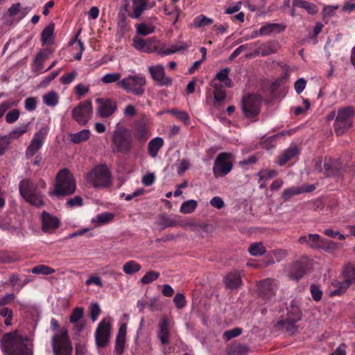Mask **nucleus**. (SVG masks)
<instances>
[{
  "instance_id": "1",
  "label": "nucleus",
  "mask_w": 355,
  "mask_h": 355,
  "mask_svg": "<svg viewBox=\"0 0 355 355\" xmlns=\"http://www.w3.org/2000/svg\"><path fill=\"white\" fill-rule=\"evenodd\" d=\"M27 337L22 338L17 331L3 335L0 345L5 355H33V345H28Z\"/></svg>"
},
{
  "instance_id": "2",
  "label": "nucleus",
  "mask_w": 355,
  "mask_h": 355,
  "mask_svg": "<svg viewBox=\"0 0 355 355\" xmlns=\"http://www.w3.org/2000/svg\"><path fill=\"white\" fill-rule=\"evenodd\" d=\"M46 187L45 181L40 179L34 182L31 179H24L19 184V191L23 198L33 206L40 207L44 205L42 190Z\"/></svg>"
},
{
  "instance_id": "3",
  "label": "nucleus",
  "mask_w": 355,
  "mask_h": 355,
  "mask_svg": "<svg viewBox=\"0 0 355 355\" xmlns=\"http://www.w3.org/2000/svg\"><path fill=\"white\" fill-rule=\"evenodd\" d=\"M55 180L56 183L52 194L60 197L69 196L75 192L76 181L69 169L63 168L59 171Z\"/></svg>"
},
{
  "instance_id": "4",
  "label": "nucleus",
  "mask_w": 355,
  "mask_h": 355,
  "mask_svg": "<svg viewBox=\"0 0 355 355\" xmlns=\"http://www.w3.org/2000/svg\"><path fill=\"white\" fill-rule=\"evenodd\" d=\"M86 180L94 188H105L111 185V173L105 164L95 166L87 173Z\"/></svg>"
},
{
  "instance_id": "5",
  "label": "nucleus",
  "mask_w": 355,
  "mask_h": 355,
  "mask_svg": "<svg viewBox=\"0 0 355 355\" xmlns=\"http://www.w3.org/2000/svg\"><path fill=\"white\" fill-rule=\"evenodd\" d=\"M112 152L114 153H128L132 146V137L128 130L123 127H117L112 135Z\"/></svg>"
},
{
  "instance_id": "6",
  "label": "nucleus",
  "mask_w": 355,
  "mask_h": 355,
  "mask_svg": "<svg viewBox=\"0 0 355 355\" xmlns=\"http://www.w3.org/2000/svg\"><path fill=\"white\" fill-rule=\"evenodd\" d=\"M51 345L54 355H71L72 345L65 327L61 328L53 336Z\"/></svg>"
},
{
  "instance_id": "7",
  "label": "nucleus",
  "mask_w": 355,
  "mask_h": 355,
  "mask_svg": "<svg viewBox=\"0 0 355 355\" xmlns=\"http://www.w3.org/2000/svg\"><path fill=\"white\" fill-rule=\"evenodd\" d=\"M354 115V110L352 106L345 107L338 110V114L334 124L335 132L338 135L344 134L351 128Z\"/></svg>"
},
{
  "instance_id": "8",
  "label": "nucleus",
  "mask_w": 355,
  "mask_h": 355,
  "mask_svg": "<svg viewBox=\"0 0 355 355\" xmlns=\"http://www.w3.org/2000/svg\"><path fill=\"white\" fill-rule=\"evenodd\" d=\"M262 98L260 95L250 94L244 96L241 103V110L246 118L253 119L260 112Z\"/></svg>"
},
{
  "instance_id": "9",
  "label": "nucleus",
  "mask_w": 355,
  "mask_h": 355,
  "mask_svg": "<svg viewBox=\"0 0 355 355\" xmlns=\"http://www.w3.org/2000/svg\"><path fill=\"white\" fill-rule=\"evenodd\" d=\"M111 329L110 318L101 320L94 333L95 343L97 347L104 348L107 345L111 337Z\"/></svg>"
},
{
  "instance_id": "10",
  "label": "nucleus",
  "mask_w": 355,
  "mask_h": 355,
  "mask_svg": "<svg viewBox=\"0 0 355 355\" xmlns=\"http://www.w3.org/2000/svg\"><path fill=\"white\" fill-rule=\"evenodd\" d=\"M343 281L336 283V288L331 291V296L343 294L353 282H355V264H347L343 270Z\"/></svg>"
},
{
  "instance_id": "11",
  "label": "nucleus",
  "mask_w": 355,
  "mask_h": 355,
  "mask_svg": "<svg viewBox=\"0 0 355 355\" xmlns=\"http://www.w3.org/2000/svg\"><path fill=\"white\" fill-rule=\"evenodd\" d=\"M230 158L231 154L227 153H220L217 155L213 166V173L215 178L225 176L232 171L233 164Z\"/></svg>"
},
{
  "instance_id": "12",
  "label": "nucleus",
  "mask_w": 355,
  "mask_h": 355,
  "mask_svg": "<svg viewBox=\"0 0 355 355\" xmlns=\"http://www.w3.org/2000/svg\"><path fill=\"white\" fill-rule=\"evenodd\" d=\"M92 110V103L85 101L73 108L72 116L78 123L85 125L89 119Z\"/></svg>"
},
{
  "instance_id": "13",
  "label": "nucleus",
  "mask_w": 355,
  "mask_h": 355,
  "mask_svg": "<svg viewBox=\"0 0 355 355\" xmlns=\"http://www.w3.org/2000/svg\"><path fill=\"white\" fill-rule=\"evenodd\" d=\"M47 135V130L44 128H41L36 132L31 141V143L26 150V157L30 159L33 157L42 148Z\"/></svg>"
},
{
  "instance_id": "14",
  "label": "nucleus",
  "mask_w": 355,
  "mask_h": 355,
  "mask_svg": "<svg viewBox=\"0 0 355 355\" xmlns=\"http://www.w3.org/2000/svg\"><path fill=\"white\" fill-rule=\"evenodd\" d=\"M148 71L152 78L157 83L159 86H170L171 78L165 76L164 68L162 65L150 66Z\"/></svg>"
},
{
  "instance_id": "15",
  "label": "nucleus",
  "mask_w": 355,
  "mask_h": 355,
  "mask_svg": "<svg viewBox=\"0 0 355 355\" xmlns=\"http://www.w3.org/2000/svg\"><path fill=\"white\" fill-rule=\"evenodd\" d=\"M324 175L326 177L338 178L343 177L341 164L338 159H324Z\"/></svg>"
},
{
  "instance_id": "16",
  "label": "nucleus",
  "mask_w": 355,
  "mask_h": 355,
  "mask_svg": "<svg viewBox=\"0 0 355 355\" xmlns=\"http://www.w3.org/2000/svg\"><path fill=\"white\" fill-rule=\"evenodd\" d=\"M117 85L123 89H130L131 87L139 89L146 85V78L141 74L130 75L119 81Z\"/></svg>"
},
{
  "instance_id": "17",
  "label": "nucleus",
  "mask_w": 355,
  "mask_h": 355,
  "mask_svg": "<svg viewBox=\"0 0 355 355\" xmlns=\"http://www.w3.org/2000/svg\"><path fill=\"white\" fill-rule=\"evenodd\" d=\"M259 295L264 300H270L275 295V283L274 280L266 279L259 284Z\"/></svg>"
},
{
  "instance_id": "18",
  "label": "nucleus",
  "mask_w": 355,
  "mask_h": 355,
  "mask_svg": "<svg viewBox=\"0 0 355 355\" xmlns=\"http://www.w3.org/2000/svg\"><path fill=\"white\" fill-rule=\"evenodd\" d=\"M169 326L170 322L168 318L166 316L162 317L159 322L157 337L161 343L164 345L169 343Z\"/></svg>"
},
{
  "instance_id": "19",
  "label": "nucleus",
  "mask_w": 355,
  "mask_h": 355,
  "mask_svg": "<svg viewBox=\"0 0 355 355\" xmlns=\"http://www.w3.org/2000/svg\"><path fill=\"white\" fill-rule=\"evenodd\" d=\"M324 238L318 234H309L299 238L298 242L300 244H305L313 250H320Z\"/></svg>"
},
{
  "instance_id": "20",
  "label": "nucleus",
  "mask_w": 355,
  "mask_h": 355,
  "mask_svg": "<svg viewBox=\"0 0 355 355\" xmlns=\"http://www.w3.org/2000/svg\"><path fill=\"white\" fill-rule=\"evenodd\" d=\"M126 333L127 324L121 323L115 339L114 350L118 355H121L124 352Z\"/></svg>"
},
{
  "instance_id": "21",
  "label": "nucleus",
  "mask_w": 355,
  "mask_h": 355,
  "mask_svg": "<svg viewBox=\"0 0 355 355\" xmlns=\"http://www.w3.org/2000/svg\"><path fill=\"white\" fill-rule=\"evenodd\" d=\"M223 283L226 288L233 290L238 288L242 284L241 272L233 270L227 274L223 278Z\"/></svg>"
},
{
  "instance_id": "22",
  "label": "nucleus",
  "mask_w": 355,
  "mask_h": 355,
  "mask_svg": "<svg viewBox=\"0 0 355 355\" xmlns=\"http://www.w3.org/2000/svg\"><path fill=\"white\" fill-rule=\"evenodd\" d=\"M100 103L98 107V113L101 116L106 118L112 115L116 110V103L110 99H97Z\"/></svg>"
},
{
  "instance_id": "23",
  "label": "nucleus",
  "mask_w": 355,
  "mask_h": 355,
  "mask_svg": "<svg viewBox=\"0 0 355 355\" xmlns=\"http://www.w3.org/2000/svg\"><path fill=\"white\" fill-rule=\"evenodd\" d=\"M148 0H133L132 1V9L133 12L129 14V16L134 19L139 18L144 12L148 8H150L154 6V3L149 5Z\"/></svg>"
},
{
  "instance_id": "24",
  "label": "nucleus",
  "mask_w": 355,
  "mask_h": 355,
  "mask_svg": "<svg viewBox=\"0 0 355 355\" xmlns=\"http://www.w3.org/2000/svg\"><path fill=\"white\" fill-rule=\"evenodd\" d=\"M307 269L308 264L306 261H297L291 266L290 275L292 278L297 280L306 273Z\"/></svg>"
},
{
  "instance_id": "25",
  "label": "nucleus",
  "mask_w": 355,
  "mask_h": 355,
  "mask_svg": "<svg viewBox=\"0 0 355 355\" xmlns=\"http://www.w3.org/2000/svg\"><path fill=\"white\" fill-rule=\"evenodd\" d=\"M42 230L44 232H48L58 227L60 221L56 217L52 216L46 211L42 214Z\"/></svg>"
},
{
  "instance_id": "26",
  "label": "nucleus",
  "mask_w": 355,
  "mask_h": 355,
  "mask_svg": "<svg viewBox=\"0 0 355 355\" xmlns=\"http://www.w3.org/2000/svg\"><path fill=\"white\" fill-rule=\"evenodd\" d=\"M276 327L279 330L285 331L291 335L294 334L298 329L297 323L287 318L279 320L276 324Z\"/></svg>"
},
{
  "instance_id": "27",
  "label": "nucleus",
  "mask_w": 355,
  "mask_h": 355,
  "mask_svg": "<svg viewBox=\"0 0 355 355\" xmlns=\"http://www.w3.org/2000/svg\"><path fill=\"white\" fill-rule=\"evenodd\" d=\"M250 352L249 346L240 343H232L227 348V355H247Z\"/></svg>"
},
{
  "instance_id": "28",
  "label": "nucleus",
  "mask_w": 355,
  "mask_h": 355,
  "mask_svg": "<svg viewBox=\"0 0 355 355\" xmlns=\"http://www.w3.org/2000/svg\"><path fill=\"white\" fill-rule=\"evenodd\" d=\"M300 154V150L296 146H291L284 151L278 157L277 163L280 166H284L288 161L297 157Z\"/></svg>"
},
{
  "instance_id": "29",
  "label": "nucleus",
  "mask_w": 355,
  "mask_h": 355,
  "mask_svg": "<svg viewBox=\"0 0 355 355\" xmlns=\"http://www.w3.org/2000/svg\"><path fill=\"white\" fill-rule=\"evenodd\" d=\"M53 50L50 48H46L40 50L36 55L34 59V65L36 71H41L43 69V62L53 53Z\"/></svg>"
},
{
  "instance_id": "30",
  "label": "nucleus",
  "mask_w": 355,
  "mask_h": 355,
  "mask_svg": "<svg viewBox=\"0 0 355 355\" xmlns=\"http://www.w3.org/2000/svg\"><path fill=\"white\" fill-rule=\"evenodd\" d=\"M117 19V33L122 36L129 31L130 21L128 19V15L123 12L122 10H119Z\"/></svg>"
},
{
  "instance_id": "31",
  "label": "nucleus",
  "mask_w": 355,
  "mask_h": 355,
  "mask_svg": "<svg viewBox=\"0 0 355 355\" xmlns=\"http://www.w3.org/2000/svg\"><path fill=\"white\" fill-rule=\"evenodd\" d=\"M154 40L153 38H149L147 40L142 39L141 37H135L133 39L134 47L139 50L146 53L153 52L151 49V44Z\"/></svg>"
},
{
  "instance_id": "32",
  "label": "nucleus",
  "mask_w": 355,
  "mask_h": 355,
  "mask_svg": "<svg viewBox=\"0 0 355 355\" xmlns=\"http://www.w3.org/2000/svg\"><path fill=\"white\" fill-rule=\"evenodd\" d=\"M188 47L189 45L187 44L179 42L178 44H172L169 48L162 47L157 52L161 55H168L180 51L186 50Z\"/></svg>"
},
{
  "instance_id": "33",
  "label": "nucleus",
  "mask_w": 355,
  "mask_h": 355,
  "mask_svg": "<svg viewBox=\"0 0 355 355\" xmlns=\"http://www.w3.org/2000/svg\"><path fill=\"white\" fill-rule=\"evenodd\" d=\"M164 145V139L161 137H155L153 139L148 145V151L152 157H157L159 150Z\"/></svg>"
},
{
  "instance_id": "34",
  "label": "nucleus",
  "mask_w": 355,
  "mask_h": 355,
  "mask_svg": "<svg viewBox=\"0 0 355 355\" xmlns=\"http://www.w3.org/2000/svg\"><path fill=\"white\" fill-rule=\"evenodd\" d=\"M284 30V27L278 24L268 23L259 28V33L263 35H268L271 33H278Z\"/></svg>"
},
{
  "instance_id": "35",
  "label": "nucleus",
  "mask_w": 355,
  "mask_h": 355,
  "mask_svg": "<svg viewBox=\"0 0 355 355\" xmlns=\"http://www.w3.org/2000/svg\"><path fill=\"white\" fill-rule=\"evenodd\" d=\"M287 318L297 322L302 319V312L298 306L294 304V302H291L289 306L287 307Z\"/></svg>"
},
{
  "instance_id": "36",
  "label": "nucleus",
  "mask_w": 355,
  "mask_h": 355,
  "mask_svg": "<svg viewBox=\"0 0 355 355\" xmlns=\"http://www.w3.org/2000/svg\"><path fill=\"white\" fill-rule=\"evenodd\" d=\"M293 6L295 7L305 9L307 11V12L311 15H315L318 12L316 6L309 1L303 0H293Z\"/></svg>"
},
{
  "instance_id": "37",
  "label": "nucleus",
  "mask_w": 355,
  "mask_h": 355,
  "mask_svg": "<svg viewBox=\"0 0 355 355\" xmlns=\"http://www.w3.org/2000/svg\"><path fill=\"white\" fill-rule=\"evenodd\" d=\"M266 252V248L262 242H255L250 245L248 252L254 257H259L263 255Z\"/></svg>"
},
{
  "instance_id": "38",
  "label": "nucleus",
  "mask_w": 355,
  "mask_h": 355,
  "mask_svg": "<svg viewBox=\"0 0 355 355\" xmlns=\"http://www.w3.org/2000/svg\"><path fill=\"white\" fill-rule=\"evenodd\" d=\"M54 31V24H50L46 26L41 34V42L42 45L52 42V37Z\"/></svg>"
},
{
  "instance_id": "39",
  "label": "nucleus",
  "mask_w": 355,
  "mask_h": 355,
  "mask_svg": "<svg viewBox=\"0 0 355 355\" xmlns=\"http://www.w3.org/2000/svg\"><path fill=\"white\" fill-rule=\"evenodd\" d=\"M90 131L89 130H82L78 132L71 134L70 139L73 144H80L89 138Z\"/></svg>"
},
{
  "instance_id": "40",
  "label": "nucleus",
  "mask_w": 355,
  "mask_h": 355,
  "mask_svg": "<svg viewBox=\"0 0 355 355\" xmlns=\"http://www.w3.org/2000/svg\"><path fill=\"white\" fill-rule=\"evenodd\" d=\"M230 69L228 68L223 69L216 74V78L225 87H231L232 80L228 77Z\"/></svg>"
},
{
  "instance_id": "41",
  "label": "nucleus",
  "mask_w": 355,
  "mask_h": 355,
  "mask_svg": "<svg viewBox=\"0 0 355 355\" xmlns=\"http://www.w3.org/2000/svg\"><path fill=\"white\" fill-rule=\"evenodd\" d=\"M59 96L56 92L51 90L43 96V102L49 107H54L58 103Z\"/></svg>"
},
{
  "instance_id": "42",
  "label": "nucleus",
  "mask_w": 355,
  "mask_h": 355,
  "mask_svg": "<svg viewBox=\"0 0 355 355\" xmlns=\"http://www.w3.org/2000/svg\"><path fill=\"white\" fill-rule=\"evenodd\" d=\"M141 265L135 261H129L123 266V270L128 275H132L141 270Z\"/></svg>"
},
{
  "instance_id": "43",
  "label": "nucleus",
  "mask_w": 355,
  "mask_h": 355,
  "mask_svg": "<svg viewBox=\"0 0 355 355\" xmlns=\"http://www.w3.org/2000/svg\"><path fill=\"white\" fill-rule=\"evenodd\" d=\"M302 191L300 187H291L284 190L282 194V198L284 201H288L293 196L300 195Z\"/></svg>"
},
{
  "instance_id": "44",
  "label": "nucleus",
  "mask_w": 355,
  "mask_h": 355,
  "mask_svg": "<svg viewBox=\"0 0 355 355\" xmlns=\"http://www.w3.org/2000/svg\"><path fill=\"white\" fill-rule=\"evenodd\" d=\"M137 33L139 35L146 36L155 31V26L146 23H141L136 25Z\"/></svg>"
},
{
  "instance_id": "45",
  "label": "nucleus",
  "mask_w": 355,
  "mask_h": 355,
  "mask_svg": "<svg viewBox=\"0 0 355 355\" xmlns=\"http://www.w3.org/2000/svg\"><path fill=\"white\" fill-rule=\"evenodd\" d=\"M213 21L211 18L200 15L194 18L193 24L196 28H201L211 24Z\"/></svg>"
},
{
  "instance_id": "46",
  "label": "nucleus",
  "mask_w": 355,
  "mask_h": 355,
  "mask_svg": "<svg viewBox=\"0 0 355 355\" xmlns=\"http://www.w3.org/2000/svg\"><path fill=\"white\" fill-rule=\"evenodd\" d=\"M33 274L49 275L55 272V270L46 265H37L31 269Z\"/></svg>"
},
{
  "instance_id": "47",
  "label": "nucleus",
  "mask_w": 355,
  "mask_h": 355,
  "mask_svg": "<svg viewBox=\"0 0 355 355\" xmlns=\"http://www.w3.org/2000/svg\"><path fill=\"white\" fill-rule=\"evenodd\" d=\"M198 203L194 200H189L184 202L180 207V212L182 214H191L195 211Z\"/></svg>"
},
{
  "instance_id": "48",
  "label": "nucleus",
  "mask_w": 355,
  "mask_h": 355,
  "mask_svg": "<svg viewBox=\"0 0 355 355\" xmlns=\"http://www.w3.org/2000/svg\"><path fill=\"white\" fill-rule=\"evenodd\" d=\"M338 248V243L324 238L320 250L328 253H332Z\"/></svg>"
},
{
  "instance_id": "49",
  "label": "nucleus",
  "mask_w": 355,
  "mask_h": 355,
  "mask_svg": "<svg viewBox=\"0 0 355 355\" xmlns=\"http://www.w3.org/2000/svg\"><path fill=\"white\" fill-rule=\"evenodd\" d=\"M160 273L157 271L150 270L141 279L143 284H149L159 277Z\"/></svg>"
},
{
  "instance_id": "50",
  "label": "nucleus",
  "mask_w": 355,
  "mask_h": 355,
  "mask_svg": "<svg viewBox=\"0 0 355 355\" xmlns=\"http://www.w3.org/2000/svg\"><path fill=\"white\" fill-rule=\"evenodd\" d=\"M274 53L275 50L271 45L263 44L254 51V55H259L261 54L262 56H267Z\"/></svg>"
},
{
  "instance_id": "51",
  "label": "nucleus",
  "mask_w": 355,
  "mask_h": 355,
  "mask_svg": "<svg viewBox=\"0 0 355 355\" xmlns=\"http://www.w3.org/2000/svg\"><path fill=\"white\" fill-rule=\"evenodd\" d=\"M28 131V125H22L19 127L15 128L12 131H11L8 136V139H18L21 135H23L24 133H26Z\"/></svg>"
},
{
  "instance_id": "52",
  "label": "nucleus",
  "mask_w": 355,
  "mask_h": 355,
  "mask_svg": "<svg viewBox=\"0 0 355 355\" xmlns=\"http://www.w3.org/2000/svg\"><path fill=\"white\" fill-rule=\"evenodd\" d=\"M286 134L291 135V131H282L279 134L272 135V136L269 137L268 138H267L264 141V145H265L266 148H273L275 145V141H276L277 139L280 136L285 135Z\"/></svg>"
},
{
  "instance_id": "53",
  "label": "nucleus",
  "mask_w": 355,
  "mask_h": 355,
  "mask_svg": "<svg viewBox=\"0 0 355 355\" xmlns=\"http://www.w3.org/2000/svg\"><path fill=\"white\" fill-rule=\"evenodd\" d=\"M83 313L84 309L83 307H76L69 317V322L71 323L78 322L83 317Z\"/></svg>"
},
{
  "instance_id": "54",
  "label": "nucleus",
  "mask_w": 355,
  "mask_h": 355,
  "mask_svg": "<svg viewBox=\"0 0 355 355\" xmlns=\"http://www.w3.org/2000/svg\"><path fill=\"white\" fill-rule=\"evenodd\" d=\"M17 105V101L14 100H6L0 103V119L2 118L6 112L12 107Z\"/></svg>"
},
{
  "instance_id": "55",
  "label": "nucleus",
  "mask_w": 355,
  "mask_h": 355,
  "mask_svg": "<svg viewBox=\"0 0 355 355\" xmlns=\"http://www.w3.org/2000/svg\"><path fill=\"white\" fill-rule=\"evenodd\" d=\"M121 76V73H107L102 77L101 80L104 83H115L120 80Z\"/></svg>"
},
{
  "instance_id": "56",
  "label": "nucleus",
  "mask_w": 355,
  "mask_h": 355,
  "mask_svg": "<svg viewBox=\"0 0 355 355\" xmlns=\"http://www.w3.org/2000/svg\"><path fill=\"white\" fill-rule=\"evenodd\" d=\"M213 95L214 98V105H220L227 96L225 90H213Z\"/></svg>"
},
{
  "instance_id": "57",
  "label": "nucleus",
  "mask_w": 355,
  "mask_h": 355,
  "mask_svg": "<svg viewBox=\"0 0 355 355\" xmlns=\"http://www.w3.org/2000/svg\"><path fill=\"white\" fill-rule=\"evenodd\" d=\"M114 218V214L110 212H104L97 215L96 222L98 224H105L111 221Z\"/></svg>"
},
{
  "instance_id": "58",
  "label": "nucleus",
  "mask_w": 355,
  "mask_h": 355,
  "mask_svg": "<svg viewBox=\"0 0 355 355\" xmlns=\"http://www.w3.org/2000/svg\"><path fill=\"white\" fill-rule=\"evenodd\" d=\"M19 110L17 109H14L6 114V121L8 123H13L19 119Z\"/></svg>"
},
{
  "instance_id": "59",
  "label": "nucleus",
  "mask_w": 355,
  "mask_h": 355,
  "mask_svg": "<svg viewBox=\"0 0 355 355\" xmlns=\"http://www.w3.org/2000/svg\"><path fill=\"white\" fill-rule=\"evenodd\" d=\"M101 309L97 303H92L89 306L90 318L93 322L96 321L101 313Z\"/></svg>"
},
{
  "instance_id": "60",
  "label": "nucleus",
  "mask_w": 355,
  "mask_h": 355,
  "mask_svg": "<svg viewBox=\"0 0 355 355\" xmlns=\"http://www.w3.org/2000/svg\"><path fill=\"white\" fill-rule=\"evenodd\" d=\"M164 12L166 15L171 16L174 19L173 24L176 23L179 17V10L176 6L173 5L172 9H170L168 6H164Z\"/></svg>"
},
{
  "instance_id": "61",
  "label": "nucleus",
  "mask_w": 355,
  "mask_h": 355,
  "mask_svg": "<svg viewBox=\"0 0 355 355\" xmlns=\"http://www.w3.org/2000/svg\"><path fill=\"white\" fill-rule=\"evenodd\" d=\"M303 104L304 107L297 106L293 109V113L295 114V115H300L309 109L310 102L309 99L303 98Z\"/></svg>"
},
{
  "instance_id": "62",
  "label": "nucleus",
  "mask_w": 355,
  "mask_h": 355,
  "mask_svg": "<svg viewBox=\"0 0 355 355\" xmlns=\"http://www.w3.org/2000/svg\"><path fill=\"white\" fill-rule=\"evenodd\" d=\"M159 225H162L164 228L168 227H175L178 225V222L173 218L167 216H162L160 218Z\"/></svg>"
},
{
  "instance_id": "63",
  "label": "nucleus",
  "mask_w": 355,
  "mask_h": 355,
  "mask_svg": "<svg viewBox=\"0 0 355 355\" xmlns=\"http://www.w3.org/2000/svg\"><path fill=\"white\" fill-rule=\"evenodd\" d=\"M310 291L313 299L318 302L322 299V292L319 287L315 284H312L310 288Z\"/></svg>"
},
{
  "instance_id": "64",
  "label": "nucleus",
  "mask_w": 355,
  "mask_h": 355,
  "mask_svg": "<svg viewBox=\"0 0 355 355\" xmlns=\"http://www.w3.org/2000/svg\"><path fill=\"white\" fill-rule=\"evenodd\" d=\"M173 302L178 309H182L186 305V299L184 295L182 293L176 294L173 298Z\"/></svg>"
}]
</instances>
